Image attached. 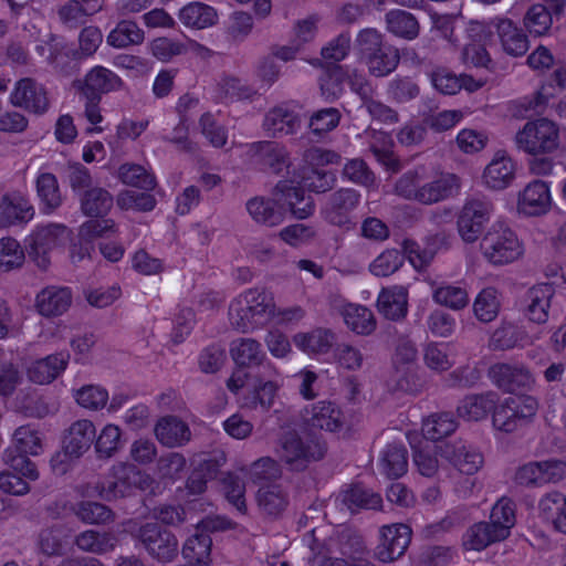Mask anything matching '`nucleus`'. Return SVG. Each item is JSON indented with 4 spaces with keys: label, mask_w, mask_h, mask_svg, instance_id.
<instances>
[{
    "label": "nucleus",
    "mask_w": 566,
    "mask_h": 566,
    "mask_svg": "<svg viewBox=\"0 0 566 566\" xmlns=\"http://www.w3.org/2000/svg\"><path fill=\"white\" fill-rule=\"evenodd\" d=\"M276 190L281 192L295 218L305 219L314 212L313 198L305 196L304 189L295 186L293 181H280L276 185Z\"/></svg>",
    "instance_id": "37"
},
{
    "label": "nucleus",
    "mask_w": 566,
    "mask_h": 566,
    "mask_svg": "<svg viewBox=\"0 0 566 566\" xmlns=\"http://www.w3.org/2000/svg\"><path fill=\"white\" fill-rule=\"evenodd\" d=\"M178 18L184 25L193 29H206L218 20L217 11L202 2H190L179 10Z\"/></svg>",
    "instance_id": "41"
},
{
    "label": "nucleus",
    "mask_w": 566,
    "mask_h": 566,
    "mask_svg": "<svg viewBox=\"0 0 566 566\" xmlns=\"http://www.w3.org/2000/svg\"><path fill=\"white\" fill-rule=\"evenodd\" d=\"M156 439L165 447L176 448L186 444L191 437L187 423L175 416L159 419L155 426Z\"/></svg>",
    "instance_id": "30"
},
{
    "label": "nucleus",
    "mask_w": 566,
    "mask_h": 566,
    "mask_svg": "<svg viewBox=\"0 0 566 566\" xmlns=\"http://www.w3.org/2000/svg\"><path fill=\"white\" fill-rule=\"evenodd\" d=\"M489 377L499 389L507 392L530 389L534 384L532 374L521 364H494L489 369Z\"/></svg>",
    "instance_id": "17"
},
{
    "label": "nucleus",
    "mask_w": 566,
    "mask_h": 566,
    "mask_svg": "<svg viewBox=\"0 0 566 566\" xmlns=\"http://www.w3.org/2000/svg\"><path fill=\"white\" fill-rule=\"evenodd\" d=\"M380 470L389 479L402 476L408 469L407 449L403 444H387L380 455Z\"/></svg>",
    "instance_id": "44"
},
{
    "label": "nucleus",
    "mask_w": 566,
    "mask_h": 566,
    "mask_svg": "<svg viewBox=\"0 0 566 566\" xmlns=\"http://www.w3.org/2000/svg\"><path fill=\"white\" fill-rule=\"evenodd\" d=\"M66 238L67 229L63 224L39 226L29 237V254L40 269L45 270L50 264V252L63 244Z\"/></svg>",
    "instance_id": "14"
},
{
    "label": "nucleus",
    "mask_w": 566,
    "mask_h": 566,
    "mask_svg": "<svg viewBox=\"0 0 566 566\" xmlns=\"http://www.w3.org/2000/svg\"><path fill=\"white\" fill-rule=\"evenodd\" d=\"M230 355L241 367L263 366L269 361L262 344L254 338L240 337L231 342Z\"/></svg>",
    "instance_id": "29"
},
{
    "label": "nucleus",
    "mask_w": 566,
    "mask_h": 566,
    "mask_svg": "<svg viewBox=\"0 0 566 566\" xmlns=\"http://www.w3.org/2000/svg\"><path fill=\"white\" fill-rule=\"evenodd\" d=\"M515 170L516 167L512 158L505 153L499 151L484 168L483 184L490 189L503 190L513 182Z\"/></svg>",
    "instance_id": "23"
},
{
    "label": "nucleus",
    "mask_w": 566,
    "mask_h": 566,
    "mask_svg": "<svg viewBox=\"0 0 566 566\" xmlns=\"http://www.w3.org/2000/svg\"><path fill=\"white\" fill-rule=\"evenodd\" d=\"M335 182L336 176L332 171L304 168L300 187L319 193L331 190Z\"/></svg>",
    "instance_id": "63"
},
{
    "label": "nucleus",
    "mask_w": 566,
    "mask_h": 566,
    "mask_svg": "<svg viewBox=\"0 0 566 566\" xmlns=\"http://www.w3.org/2000/svg\"><path fill=\"white\" fill-rule=\"evenodd\" d=\"M554 294L555 290L548 283L538 284L528 290L525 298V313L532 322L542 324L547 321Z\"/></svg>",
    "instance_id": "34"
},
{
    "label": "nucleus",
    "mask_w": 566,
    "mask_h": 566,
    "mask_svg": "<svg viewBox=\"0 0 566 566\" xmlns=\"http://www.w3.org/2000/svg\"><path fill=\"white\" fill-rule=\"evenodd\" d=\"M118 178L125 185L153 190L156 186L155 178L143 166L136 164H124L118 168Z\"/></svg>",
    "instance_id": "60"
},
{
    "label": "nucleus",
    "mask_w": 566,
    "mask_h": 566,
    "mask_svg": "<svg viewBox=\"0 0 566 566\" xmlns=\"http://www.w3.org/2000/svg\"><path fill=\"white\" fill-rule=\"evenodd\" d=\"M378 311L388 319L403 318L408 311V291L405 286L395 285L384 289L377 298Z\"/></svg>",
    "instance_id": "35"
},
{
    "label": "nucleus",
    "mask_w": 566,
    "mask_h": 566,
    "mask_svg": "<svg viewBox=\"0 0 566 566\" xmlns=\"http://www.w3.org/2000/svg\"><path fill=\"white\" fill-rule=\"evenodd\" d=\"M277 369L271 361L263 366V371L258 375L253 389L243 397L242 406L253 411H269L281 386Z\"/></svg>",
    "instance_id": "13"
},
{
    "label": "nucleus",
    "mask_w": 566,
    "mask_h": 566,
    "mask_svg": "<svg viewBox=\"0 0 566 566\" xmlns=\"http://www.w3.org/2000/svg\"><path fill=\"white\" fill-rule=\"evenodd\" d=\"M360 202L359 191L353 188H339L332 192L321 207L322 218L336 227L349 228L352 212Z\"/></svg>",
    "instance_id": "12"
},
{
    "label": "nucleus",
    "mask_w": 566,
    "mask_h": 566,
    "mask_svg": "<svg viewBox=\"0 0 566 566\" xmlns=\"http://www.w3.org/2000/svg\"><path fill=\"white\" fill-rule=\"evenodd\" d=\"M493 210L492 201L484 197L468 198L457 219V228L460 238L465 243L476 242L485 224L490 221Z\"/></svg>",
    "instance_id": "10"
},
{
    "label": "nucleus",
    "mask_w": 566,
    "mask_h": 566,
    "mask_svg": "<svg viewBox=\"0 0 566 566\" xmlns=\"http://www.w3.org/2000/svg\"><path fill=\"white\" fill-rule=\"evenodd\" d=\"M113 207V197L103 188H92L85 191L81 199V208L88 217H102Z\"/></svg>",
    "instance_id": "52"
},
{
    "label": "nucleus",
    "mask_w": 566,
    "mask_h": 566,
    "mask_svg": "<svg viewBox=\"0 0 566 566\" xmlns=\"http://www.w3.org/2000/svg\"><path fill=\"white\" fill-rule=\"evenodd\" d=\"M303 418L311 427L331 432L339 430L345 421L342 410L335 403L325 400L305 409Z\"/></svg>",
    "instance_id": "26"
},
{
    "label": "nucleus",
    "mask_w": 566,
    "mask_h": 566,
    "mask_svg": "<svg viewBox=\"0 0 566 566\" xmlns=\"http://www.w3.org/2000/svg\"><path fill=\"white\" fill-rule=\"evenodd\" d=\"M426 366L437 373H443L453 366L450 345L443 342H430L423 347Z\"/></svg>",
    "instance_id": "54"
},
{
    "label": "nucleus",
    "mask_w": 566,
    "mask_h": 566,
    "mask_svg": "<svg viewBox=\"0 0 566 566\" xmlns=\"http://www.w3.org/2000/svg\"><path fill=\"white\" fill-rule=\"evenodd\" d=\"M70 354L59 352L45 357L32 360L27 367V376L30 381L38 385H48L59 378L67 368Z\"/></svg>",
    "instance_id": "20"
},
{
    "label": "nucleus",
    "mask_w": 566,
    "mask_h": 566,
    "mask_svg": "<svg viewBox=\"0 0 566 566\" xmlns=\"http://www.w3.org/2000/svg\"><path fill=\"white\" fill-rule=\"evenodd\" d=\"M134 536L145 551L158 562L170 563L178 554L177 537L157 523L142 525Z\"/></svg>",
    "instance_id": "11"
},
{
    "label": "nucleus",
    "mask_w": 566,
    "mask_h": 566,
    "mask_svg": "<svg viewBox=\"0 0 566 566\" xmlns=\"http://www.w3.org/2000/svg\"><path fill=\"white\" fill-rule=\"evenodd\" d=\"M484 259L493 265L514 262L523 254V245L515 232L504 222H494L480 243Z\"/></svg>",
    "instance_id": "4"
},
{
    "label": "nucleus",
    "mask_w": 566,
    "mask_h": 566,
    "mask_svg": "<svg viewBox=\"0 0 566 566\" xmlns=\"http://www.w3.org/2000/svg\"><path fill=\"white\" fill-rule=\"evenodd\" d=\"M96 437L94 423L91 420H77L69 428L64 441L65 453L78 458L85 453L92 446Z\"/></svg>",
    "instance_id": "31"
},
{
    "label": "nucleus",
    "mask_w": 566,
    "mask_h": 566,
    "mask_svg": "<svg viewBox=\"0 0 566 566\" xmlns=\"http://www.w3.org/2000/svg\"><path fill=\"white\" fill-rule=\"evenodd\" d=\"M343 179L361 187L370 188L375 185V174L360 158L346 161L342 171Z\"/></svg>",
    "instance_id": "61"
},
{
    "label": "nucleus",
    "mask_w": 566,
    "mask_h": 566,
    "mask_svg": "<svg viewBox=\"0 0 566 566\" xmlns=\"http://www.w3.org/2000/svg\"><path fill=\"white\" fill-rule=\"evenodd\" d=\"M116 542L117 539L113 534L92 530L82 532L75 539V544L81 551L98 555L114 551Z\"/></svg>",
    "instance_id": "49"
},
{
    "label": "nucleus",
    "mask_w": 566,
    "mask_h": 566,
    "mask_svg": "<svg viewBox=\"0 0 566 566\" xmlns=\"http://www.w3.org/2000/svg\"><path fill=\"white\" fill-rule=\"evenodd\" d=\"M279 457L292 470H303L312 461L321 460L325 446L308 433L301 436L295 431L285 432L280 439Z\"/></svg>",
    "instance_id": "7"
},
{
    "label": "nucleus",
    "mask_w": 566,
    "mask_h": 566,
    "mask_svg": "<svg viewBox=\"0 0 566 566\" xmlns=\"http://www.w3.org/2000/svg\"><path fill=\"white\" fill-rule=\"evenodd\" d=\"M538 409L537 400L532 396H512L499 405L495 403L492 423L495 430L511 433L528 424Z\"/></svg>",
    "instance_id": "5"
},
{
    "label": "nucleus",
    "mask_w": 566,
    "mask_h": 566,
    "mask_svg": "<svg viewBox=\"0 0 566 566\" xmlns=\"http://www.w3.org/2000/svg\"><path fill=\"white\" fill-rule=\"evenodd\" d=\"M334 335L331 331L315 328L307 333H298L294 336L295 346L306 354H324L332 347Z\"/></svg>",
    "instance_id": "46"
},
{
    "label": "nucleus",
    "mask_w": 566,
    "mask_h": 566,
    "mask_svg": "<svg viewBox=\"0 0 566 566\" xmlns=\"http://www.w3.org/2000/svg\"><path fill=\"white\" fill-rule=\"evenodd\" d=\"M275 315L273 296L263 289H248L229 306V321L233 328L247 333L263 326Z\"/></svg>",
    "instance_id": "1"
},
{
    "label": "nucleus",
    "mask_w": 566,
    "mask_h": 566,
    "mask_svg": "<svg viewBox=\"0 0 566 566\" xmlns=\"http://www.w3.org/2000/svg\"><path fill=\"white\" fill-rule=\"evenodd\" d=\"M10 102L34 114H44L49 109V98L44 86L33 78L19 80L10 94Z\"/></svg>",
    "instance_id": "18"
},
{
    "label": "nucleus",
    "mask_w": 566,
    "mask_h": 566,
    "mask_svg": "<svg viewBox=\"0 0 566 566\" xmlns=\"http://www.w3.org/2000/svg\"><path fill=\"white\" fill-rule=\"evenodd\" d=\"M42 452V437L40 431L31 424L20 426L12 436V446L3 451L4 463L23 476L36 481L40 476L34 462L29 455H39Z\"/></svg>",
    "instance_id": "3"
},
{
    "label": "nucleus",
    "mask_w": 566,
    "mask_h": 566,
    "mask_svg": "<svg viewBox=\"0 0 566 566\" xmlns=\"http://www.w3.org/2000/svg\"><path fill=\"white\" fill-rule=\"evenodd\" d=\"M355 44L359 60L375 77L388 76L400 62L398 49L387 43L376 29L361 30L356 36Z\"/></svg>",
    "instance_id": "2"
},
{
    "label": "nucleus",
    "mask_w": 566,
    "mask_h": 566,
    "mask_svg": "<svg viewBox=\"0 0 566 566\" xmlns=\"http://www.w3.org/2000/svg\"><path fill=\"white\" fill-rule=\"evenodd\" d=\"M336 503L342 510L355 513L361 509H379L381 505V497L379 494L366 490L361 485L355 484L343 490L336 497Z\"/></svg>",
    "instance_id": "33"
},
{
    "label": "nucleus",
    "mask_w": 566,
    "mask_h": 566,
    "mask_svg": "<svg viewBox=\"0 0 566 566\" xmlns=\"http://www.w3.org/2000/svg\"><path fill=\"white\" fill-rule=\"evenodd\" d=\"M387 29L396 36L413 40L419 34V23L410 12L405 10H390L386 14Z\"/></svg>",
    "instance_id": "48"
},
{
    "label": "nucleus",
    "mask_w": 566,
    "mask_h": 566,
    "mask_svg": "<svg viewBox=\"0 0 566 566\" xmlns=\"http://www.w3.org/2000/svg\"><path fill=\"white\" fill-rule=\"evenodd\" d=\"M34 217L30 201L18 191L0 195V230L25 224Z\"/></svg>",
    "instance_id": "19"
},
{
    "label": "nucleus",
    "mask_w": 566,
    "mask_h": 566,
    "mask_svg": "<svg viewBox=\"0 0 566 566\" xmlns=\"http://www.w3.org/2000/svg\"><path fill=\"white\" fill-rule=\"evenodd\" d=\"M262 127L273 137L292 135L301 127V118L292 106L281 104L266 112Z\"/></svg>",
    "instance_id": "22"
},
{
    "label": "nucleus",
    "mask_w": 566,
    "mask_h": 566,
    "mask_svg": "<svg viewBox=\"0 0 566 566\" xmlns=\"http://www.w3.org/2000/svg\"><path fill=\"white\" fill-rule=\"evenodd\" d=\"M439 455L459 472L468 475L476 473L483 464L482 454L461 440L439 446Z\"/></svg>",
    "instance_id": "16"
},
{
    "label": "nucleus",
    "mask_w": 566,
    "mask_h": 566,
    "mask_svg": "<svg viewBox=\"0 0 566 566\" xmlns=\"http://www.w3.org/2000/svg\"><path fill=\"white\" fill-rule=\"evenodd\" d=\"M504 528H497L491 522H480L471 526L464 538L469 549L482 551L489 545L505 539Z\"/></svg>",
    "instance_id": "42"
},
{
    "label": "nucleus",
    "mask_w": 566,
    "mask_h": 566,
    "mask_svg": "<svg viewBox=\"0 0 566 566\" xmlns=\"http://www.w3.org/2000/svg\"><path fill=\"white\" fill-rule=\"evenodd\" d=\"M259 509L266 515L279 516L289 505V496L280 484H266L256 493Z\"/></svg>",
    "instance_id": "43"
},
{
    "label": "nucleus",
    "mask_w": 566,
    "mask_h": 566,
    "mask_svg": "<svg viewBox=\"0 0 566 566\" xmlns=\"http://www.w3.org/2000/svg\"><path fill=\"white\" fill-rule=\"evenodd\" d=\"M145 40L144 30L132 20H122L107 35V44L115 49L139 45Z\"/></svg>",
    "instance_id": "45"
},
{
    "label": "nucleus",
    "mask_w": 566,
    "mask_h": 566,
    "mask_svg": "<svg viewBox=\"0 0 566 566\" xmlns=\"http://www.w3.org/2000/svg\"><path fill=\"white\" fill-rule=\"evenodd\" d=\"M234 527V523L226 516H208L198 523L197 531L187 538L181 553L189 563L208 566L211 562L212 539L206 532L226 531Z\"/></svg>",
    "instance_id": "8"
},
{
    "label": "nucleus",
    "mask_w": 566,
    "mask_h": 566,
    "mask_svg": "<svg viewBox=\"0 0 566 566\" xmlns=\"http://www.w3.org/2000/svg\"><path fill=\"white\" fill-rule=\"evenodd\" d=\"M123 85V80L115 72L102 65H97L86 73L82 92L84 96L101 98L103 94L119 91Z\"/></svg>",
    "instance_id": "24"
},
{
    "label": "nucleus",
    "mask_w": 566,
    "mask_h": 566,
    "mask_svg": "<svg viewBox=\"0 0 566 566\" xmlns=\"http://www.w3.org/2000/svg\"><path fill=\"white\" fill-rule=\"evenodd\" d=\"M430 78L433 87L444 95H454L458 92H460L462 87L472 90L469 86V82L472 81L471 77L467 75L458 76L443 67H438L434 71H432L430 74Z\"/></svg>",
    "instance_id": "51"
},
{
    "label": "nucleus",
    "mask_w": 566,
    "mask_h": 566,
    "mask_svg": "<svg viewBox=\"0 0 566 566\" xmlns=\"http://www.w3.org/2000/svg\"><path fill=\"white\" fill-rule=\"evenodd\" d=\"M541 516L551 522L554 528L566 534V495L559 491H551L538 502Z\"/></svg>",
    "instance_id": "36"
},
{
    "label": "nucleus",
    "mask_w": 566,
    "mask_h": 566,
    "mask_svg": "<svg viewBox=\"0 0 566 566\" xmlns=\"http://www.w3.org/2000/svg\"><path fill=\"white\" fill-rule=\"evenodd\" d=\"M343 317L346 326L356 334L369 335L376 328L374 314L366 306L347 304L344 306Z\"/></svg>",
    "instance_id": "47"
},
{
    "label": "nucleus",
    "mask_w": 566,
    "mask_h": 566,
    "mask_svg": "<svg viewBox=\"0 0 566 566\" xmlns=\"http://www.w3.org/2000/svg\"><path fill=\"white\" fill-rule=\"evenodd\" d=\"M260 161L279 174L290 167V155L285 146L276 142H258L251 145Z\"/></svg>",
    "instance_id": "40"
},
{
    "label": "nucleus",
    "mask_w": 566,
    "mask_h": 566,
    "mask_svg": "<svg viewBox=\"0 0 566 566\" xmlns=\"http://www.w3.org/2000/svg\"><path fill=\"white\" fill-rule=\"evenodd\" d=\"M457 429V421L452 415L443 412L432 415L427 418L422 423L423 437L428 440H440Z\"/></svg>",
    "instance_id": "56"
},
{
    "label": "nucleus",
    "mask_w": 566,
    "mask_h": 566,
    "mask_svg": "<svg viewBox=\"0 0 566 566\" xmlns=\"http://www.w3.org/2000/svg\"><path fill=\"white\" fill-rule=\"evenodd\" d=\"M25 260L24 250L12 237H3L0 239V270L4 272L19 269Z\"/></svg>",
    "instance_id": "58"
},
{
    "label": "nucleus",
    "mask_w": 566,
    "mask_h": 566,
    "mask_svg": "<svg viewBox=\"0 0 566 566\" xmlns=\"http://www.w3.org/2000/svg\"><path fill=\"white\" fill-rule=\"evenodd\" d=\"M496 33L503 52L510 56H523L530 49V40L522 28L510 19L496 23Z\"/></svg>",
    "instance_id": "28"
},
{
    "label": "nucleus",
    "mask_w": 566,
    "mask_h": 566,
    "mask_svg": "<svg viewBox=\"0 0 566 566\" xmlns=\"http://www.w3.org/2000/svg\"><path fill=\"white\" fill-rule=\"evenodd\" d=\"M559 143V128L547 118L528 120L515 135L516 147L534 156L554 153Z\"/></svg>",
    "instance_id": "6"
},
{
    "label": "nucleus",
    "mask_w": 566,
    "mask_h": 566,
    "mask_svg": "<svg viewBox=\"0 0 566 566\" xmlns=\"http://www.w3.org/2000/svg\"><path fill=\"white\" fill-rule=\"evenodd\" d=\"M405 256L397 249H386L369 264V271L378 277H387L396 273L403 264Z\"/></svg>",
    "instance_id": "59"
},
{
    "label": "nucleus",
    "mask_w": 566,
    "mask_h": 566,
    "mask_svg": "<svg viewBox=\"0 0 566 566\" xmlns=\"http://www.w3.org/2000/svg\"><path fill=\"white\" fill-rule=\"evenodd\" d=\"M497 395L493 391L464 397L458 406V415L468 421L484 419L493 410Z\"/></svg>",
    "instance_id": "39"
},
{
    "label": "nucleus",
    "mask_w": 566,
    "mask_h": 566,
    "mask_svg": "<svg viewBox=\"0 0 566 566\" xmlns=\"http://www.w3.org/2000/svg\"><path fill=\"white\" fill-rule=\"evenodd\" d=\"M461 189L460 178L450 172H442L432 180L422 182L419 203L433 205L457 196Z\"/></svg>",
    "instance_id": "21"
},
{
    "label": "nucleus",
    "mask_w": 566,
    "mask_h": 566,
    "mask_svg": "<svg viewBox=\"0 0 566 566\" xmlns=\"http://www.w3.org/2000/svg\"><path fill=\"white\" fill-rule=\"evenodd\" d=\"M36 192L46 209L54 210L62 202L56 177L51 172H40L36 178Z\"/></svg>",
    "instance_id": "57"
},
{
    "label": "nucleus",
    "mask_w": 566,
    "mask_h": 566,
    "mask_svg": "<svg viewBox=\"0 0 566 566\" xmlns=\"http://www.w3.org/2000/svg\"><path fill=\"white\" fill-rule=\"evenodd\" d=\"M499 311V292L494 287L483 289L473 302L475 317L482 323H489L496 318Z\"/></svg>",
    "instance_id": "55"
},
{
    "label": "nucleus",
    "mask_w": 566,
    "mask_h": 566,
    "mask_svg": "<svg viewBox=\"0 0 566 566\" xmlns=\"http://www.w3.org/2000/svg\"><path fill=\"white\" fill-rule=\"evenodd\" d=\"M515 504L507 497L500 499L492 507L490 522L497 528H504V537L510 535L515 525Z\"/></svg>",
    "instance_id": "64"
},
{
    "label": "nucleus",
    "mask_w": 566,
    "mask_h": 566,
    "mask_svg": "<svg viewBox=\"0 0 566 566\" xmlns=\"http://www.w3.org/2000/svg\"><path fill=\"white\" fill-rule=\"evenodd\" d=\"M523 25L531 35H546L553 25L552 13L544 4L535 3L525 12Z\"/></svg>",
    "instance_id": "50"
},
{
    "label": "nucleus",
    "mask_w": 566,
    "mask_h": 566,
    "mask_svg": "<svg viewBox=\"0 0 566 566\" xmlns=\"http://www.w3.org/2000/svg\"><path fill=\"white\" fill-rule=\"evenodd\" d=\"M411 541V530L406 524L385 525L380 530V542L375 556L382 563H390L401 557Z\"/></svg>",
    "instance_id": "15"
},
{
    "label": "nucleus",
    "mask_w": 566,
    "mask_h": 566,
    "mask_svg": "<svg viewBox=\"0 0 566 566\" xmlns=\"http://www.w3.org/2000/svg\"><path fill=\"white\" fill-rule=\"evenodd\" d=\"M146 481L147 476L134 464L120 462L112 467L96 489L102 499L112 501L129 496L136 489H144Z\"/></svg>",
    "instance_id": "9"
},
{
    "label": "nucleus",
    "mask_w": 566,
    "mask_h": 566,
    "mask_svg": "<svg viewBox=\"0 0 566 566\" xmlns=\"http://www.w3.org/2000/svg\"><path fill=\"white\" fill-rule=\"evenodd\" d=\"M424 281L431 289V296L436 304L453 311H461L468 306L470 298L465 287L447 282H438L430 276H427Z\"/></svg>",
    "instance_id": "27"
},
{
    "label": "nucleus",
    "mask_w": 566,
    "mask_h": 566,
    "mask_svg": "<svg viewBox=\"0 0 566 566\" xmlns=\"http://www.w3.org/2000/svg\"><path fill=\"white\" fill-rule=\"evenodd\" d=\"M552 203L548 186L542 180L530 182L518 196V211L527 216L545 213Z\"/></svg>",
    "instance_id": "25"
},
{
    "label": "nucleus",
    "mask_w": 566,
    "mask_h": 566,
    "mask_svg": "<svg viewBox=\"0 0 566 566\" xmlns=\"http://www.w3.org/2000/svg\"><path fill=\"white\" fill-rule=\"evenodd\" d=\"M71 303L72 294L67 287L48 286L36 295V308L46 317L62 315Z\"/></svg>",
    "instance_id": "32"
},
{
    "label": "nucleus",
    "mask_w": 566,
    "mask_h": 566,
    "mask_svg": "<svg viewBox=\"0 0 566 566\" xmlns=\"http://www.w3.org/2000/svg\"><path fill=\"white\" fill-rule=\"evenodd\" d=\"M345 69L333 65L319 78L322 95L329 101L338 98L344 91Z\"/></svg>",
    "instance_id": "62"
},
{
    "label": "nucleus",
    "mask_w": 566,
    "mask_h": 566,
    "mask_svg": "<svg viewBox=\"0 0 566 566\" xmlns=\"http://www.w3.org/2000/svg\"><path fill=\"white\" fill-rule=\"evenodd\" d=\"M426 169L416 168L401 175L395 185V193L406 200L419 202Z\"/></svg>",
    "instance_id": "53"
},
{
    "label": "nucleus",
    "mask_w": 566,
    "mask_h": 566,
    "mask_svg": "<svg viewBox=\"0 0 566 566\" xmlns=\"http://www.w3.org/2000/svg\"><path fill=\"white\" fill-rule=\"evenodd\" d=\"M247 210L256 223L266 227H276L284 220L283 208L270 198L255 197L250 199L247 202Z\"/></svg>",
    "instance_id": "38"
}]
</instances>
